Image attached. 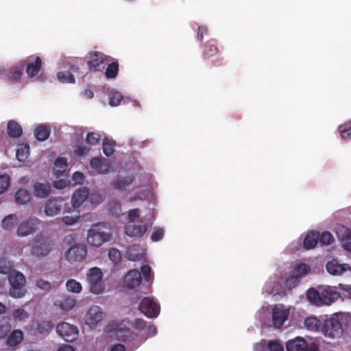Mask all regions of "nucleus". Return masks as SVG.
<instances>
[{
    "label": "nucleus",
    "instance_id": "13d9d810",
    "mask_svg": "<svg viewBox=\"0 0 351 351\" xmlns=\"http://www.w3.org/2000/svg\"><path fill=\"white\" fill-rule=\"evenodd\" d=\"M132 326L135 330L141 331L147 328V322L141 318H136L132 324Z\"/></svg>",
    "mask_w": 351,
    "mask_h": 351
},
{
    "label": "nucleus",
    "instance_id": "864d4df0",
    "mask_svg": "<svg viewBox=\"0 0 351 351\" xmlns=\"http://www.w3.org/2000/svg\"><path fill=\"white\" fill-rule=\"evenodd\" d=\"M108 257L113 263H117L121 259V254L117 249L112 248L108 252Z\"/></svg>",
    "mask_w": 351,
    "mask_h": 351
},
{
    "label": "nucleus",
    "instance_id": "c9c22d12",
    "mask_svg": "<svg viewBox=\"0 0 351 351\" xmlns=\"http://www.w3.org/2000/svg\"><path fill=\"white\" fill-rule=\"evenodd\" d=\"M119 72V62L116 60L108 64L106 69L105 75L108 79H114Z\"/></svg>",
    "mask_w": 351,
    "mask_h": 351
},
{
    "label": "nucleus",
    "instance_id": "69168bd1",
    "mask_svg": "<svg viewBox=\"0 0 351 351\" xmlns=\"http://www.w3.org/2000/svg\"><path fill=\"white\" fill-rule=\"evenodd\" d=\"M268 347L269 351H283L282 347L275 341H271Z\"/></svg>",
    "mask_w": 351,
    "mask_h": 351
},
{
    "label": "nucleus",
    "instance_id": "09e8293b",
    "mask_svg": "<svg viewBox=\"0 0 351 351\" xmlns=\"http://www.w3.org/2000/svg\"><path fill=\"white\" fill-rule=\"evenodd\" d=\"M29 147L28 146H23L19 147L16 151V158L21 162L25 161L27 158L29 153Z\"/></svg>",
    "mask_w": 351,
    "mask_h": 351
},
{
    "label": "nucleus",
    "instance_id": "0e129e2a",
    "mask_svg": "<svg viewBox=\"0 0 351 351\" xmlns=\"http://www.w3.org/2000/svg\"><path fill=\"white\" fill-rule=\"evenodd\" d=\"M343 320L344 322V326L351 330V314L343 313Z\"/></svg>",
    "mask_w": 351,
    "mask_h": 351
},
{
    "label": "nucleus",
    "instance_id": "2eb2a0df",
    "mask_svg": "<svg viewBox=\"0 0 351 351\" xmlns=\"http://www.w3.org/2000/svg\"><path fill=\"white\" fill-rule=\"evenodd\" d=\"M104 318V313L98 306H91L86 314V322L90 327L97 325Z\"/></svg>",
    "mask_w": 351,
    "mask_h": 351
},
{
    "label": "nucleus",
    "instance_id": "774afa93",
    "mask_svg": "<svg viewBox=\"0 0 351 351\" xmlns=\"http://www.w3.org/2000/svg\"><path fill=\"white\" fill-rule=\"evenodd\" d=\"M147 332L149 336H154L157 333V328L154 324L147 325Z\"/></svg>",
    "mask_w": 351,
    "mask_h": 351
},
{
    "label": "nucleus",
    "instance_id": "a19ab883",
    "mask_svg": "<svg viewBox=\"0 0 351 351\" xmlns=\"http://www.w3.org/2000/svg\"><path fill=\"white\" fill-rule=\"evenodd\" d=\"M132 182L133 178L132 176L119 178L114 182V187L117 190L123 189L132 184Z\"/></svg>",
    "mask_w": 351,
    "mask_h": 351
},
{
    "label": "nucleus",
    "instance_id": "473e14b6",
    "mask_svg": "<svg viewBox=\"0 0 351 351\" xmlns=\"http://www.w3.org/2000/svg\"><path fill=\"white\" fill-rule=\"evenodd\" d=\"M23 339V332L21 330H13L7 339V344L9 346H16Z\"/></svg>",
    "mask_w": 351,
    "mask_h": 351
},
{
    "label": "nucleus",
    "instance_id": "a878e982",
    "mask_svg": "<svg viewBox=\"0 0 351 351\" xmlns=\"http://www.w3.org/2000/svg\"><path fill=\"white\" fill-rule=\"evenodd\" d=\"M51 134V128L45 124L37 125L34 129V136L38 141H46Z\"/></svg>",
    "mask_w": 351,
    "mask_h": 351
},
{
    "label": "nucleus",
    "instance_id": "680f3d73",
    "mask_svg": "<svg viewBox=\"0 0 351 351\" xmlns=\"http://www.w3.org/2000/svg\"><path fill=\"white\" fill-rule=\"evenodd\" d=\"M140 216V210L138 208L131 209L128 212L129 221L135 222Z\"/></svg>",
    "mask_w": 351,
    "mask_h": 351
},
{
    "label": "nucleus",
    "instance_id": "49530a36",
    "mask_svg": "<svg viewBox=\"0 0 351 351\" xmlns=\"http://www.w3.org/2000/svg\"><path fill=\"white\" fill-rule=\"evenodd\" d=\"M123 96L119 92H113L109 96V104L111 106H117L120 104Z\"/></svg>",
    "mask_w": 351,
    "mask_h": 351
},
{
    "label": "nucleus",
    "instance_id": "20e7f679",
    "mask_svg": "<svg viewBox=\"0 0 351 351\" xmlns=\"http://www.w3.org/2000/svg\"><path fill=\"white\" fill-rule=\"evenodd\" d=\"M106 227L102 223H97L92 226L88 231L87 241L94 247H100L103 243L110 241L112 234L110 232L106 231Z\"/></svg>",
    "mask_w": 351,
    "mask_h": 351
},
{
    "label": "nucleus",
    "instance_id": "e433bc0d",
    "mask_svg": "<svg viewBox=\"0 0 351 351\" xmlns=\"http://www.w3.org/2000/svg\"><path fill=\"white\" fill-rule=\"evenodd\" d=\"M310 267L305 263H300L295 265L293 270L292 274L296 276L298 278L305 276L310 271Z\"/></svg>",
    "mask_w": 351,
    "mask_h": 351
},
{
    "label": "nucleus",
    "instance_id": "ddd939ff",
    "mask_svg": "<svg viewBox=\"0 0 351 351\" xmlns=\"http://www.w3.org/2000/svg\"><path fill=\"white\" fill-rule=\"evenodd\" d=\"M337 237L343 248L351 252V230L343 225H337L336 227Z\"/></svg>",
    "mask_w": 351,
    "mask_h": 351
},
{
    "label": "nucleus",
    "instance_id": "412c9836",
    "mask_svg": "<svg viewBox=\"0 0 351 351\" xmlns=\"http://www.w3.org/2000/svg\"><path fill=\"white\" fill-rule=\"evenodd\" d=\"M61 200L57 199H49L45 206V214L48 217H53L59 214L61 211Z\"/></svg>",
    "mask_w": 351,
    "mask_h": 351
},
{
    "label": "nucleus",
    "instance_id": "39448f33",
    "mask_svg": "<svg viewBox=\"0 0 351 351\" xmlns=\"http://www.w3.org/2000/svg\"><path fill=\"white\" fill-rule=\"evenodd\" d=\"M8 281L11 286L10 295L15 298H22L25 295L26 290L25 285L26 279L20 271H13L8 276Z\"/></svg>",
    "mask_w": 351,
    "mask_h": 351
},
{
    "label": "nucleus",
    "instance_id": "ea45409f",
    "mask_svg": "<svg viewBox=\"0 0 351 351\" xmlns=\"http://www.w3.org/2000/svg\"><path fill=\"white\" fill-rule=\"evenodd\" d=\"M66 288L68 291L75 293H80L82 289L81 284L75 279L69 280L66 283Z\"/></svg>",
    "mask_w": 351,
    "mask_h": 351
},
{
    "label": "nucleus",
    "instance_id": "3c124183",
    "mask_svg": "<svg viewBox=\"0 0 351 351\" xmlns=\"http://www.w3.org/2000/svg\"><path fill=\"white\" fill-rule=\"evenodd\" d=\"M10 184V179L8 175L0 176V194L4 193Z\"/></svg>",
    "mask_w": 351,
    "mask_h": 351
},
{
    "label": "nucleus",
    "instance_id": "dca6fc26",
    "mask_svg": "<svg viewBox=\"0 0 351 351\" xmlns=\"http://www.w3.org/2000/svg\"><path fill=\"white\" fill-rule=\"evenodd\" d=\"M21 61L25 62L26 73L27 76L32 78L36 76L42 68V60L40 57L37 56L34 61L30 60V57L23 59Z\"/></svg>",
    "mask_w": 351,
    "mask_h": 351
},
{
    "label": "nucleus",
    "instance_id": "603ef678",
    "mask_svg": "<svg viewBox=\"0 0 351 351\" xmlns=\"http://www.w3.org/2000/svg\"><path fill=\"white\" fill-rule=\"evenodd\" d=\"M29 315L23 308L16 309L13 313V317L15 320L22 321L27 319Z\"/></svg>",
    "mask_w": 351,
    "mask_h": 351
},
{
    "label": "nucleus",
    "instance_id": "4c0bfd02",
    "mask_svg": "<svg viewBox=\"0 0 351 351\" xmlns=\"http://www.w3.org/2000/svg\"><path fill=\"white\" fill-rule=\"evenodd\" d=\"M18 218L14 214L8 215L1 221V227L4 230H10L16 223Z\"/></svg>",
    "mask_w": 351,
    "mask_h": 351
},
{
    "label": "nucleus",
    "instance_id": "393cba45",
    "mask_svg": "<svg viewBox=\"0 0 351 351\" xmlns=\"http://www.w3.org/2000/svg\"><path fill=\"white\" fill-rule=\"evenodd\" d=\"M34 191L36 197L46 198L51 193V186L49 183L36 182L34 185Z\"/></svg>",
    "mask_w": 351,
    "mask_h": 351
},
{
    "label": "nucleus",
    "instance_id": "f3484780",
    "mask_svg": "<svg viewBox=\"0 0 351 351\" xmlns=\"http://www.w3.org/2000/svg\"><path fill=\"white\" fill-rule=\"evenodd\" d=\"M287 318L288 313L286 312L285 310L283 309L282 305H276L274 307L272 312V321L274 326L276 328H281L284 324V322L287 319Z\"/></svg>",
    "mask_w": 351,
    "mask_h": 351
},
{
    "label": "nucleus",
    "instance_id": "5fc2aeb1",
    "mask_svg": "<svg viewBox=\"0 0 351 351\" xmlns=\"http://www.w3.org/2000/svg\"><path fill=\"white\" fill-rule=\"evenodd\" d=\"M101 138V136L99 134L96 132H90L87 134L86 136V143L91 145H97Z\"/></svg>",
    "mask_w": 351,
    "mask_h": 351
},
{
    "label": "nucleus",
    "instance_id": "cd10ccee",
    "mask_svg": "<svg viewBox=\"0 0 351 351\" xmlns=\"http://www.w3.org/2000/svg\"><path fill=\"white\" fill-rule=\"evenodd\" d=\"M7 132L11 138H19L23 134V129L19 123L14 120H10L8 123Z\"/></svg>",
    "mask_w": 351,
    "mask_h": 351
},
{
    "label": "nucleus",
    "instance_id": "6ab92c4d",
    "mask_svg": "<svg viewBox=\"0 0 351 351\" xmlns=\"http://www.w3.org/2000/svg\"><path fill=\"white\" fill-rule=\"evenodd\" d=\"M326 268L329 274L339 276L346 271L349 266L347 264H340L337 260L333 259L326 263Z\"/></svg>",
    "mask_w": 351,
    "mask_h": 351
},
{
    "label": "nucleus",
    "instance_id": "f704fd0d",
    "mask_svg": "<svg viewBox=\"0 0 351 351\" xmlns=\"http://www.w3.org/2000/svg\"><path fill=\"white\" fill-rule=\"evenodd\" d=\"M15 199L18 204H25L31 199V195L27 189H20L15 193Z\"/></svg>",
    "mask_w": 351,
    "mask_h": 351
},
{
    "label": "nucleus",
    "instance_id": "79ce46f5",
    "mask_svg": "<svg viewBox=\"0 0 351 351\" xmlns=\"http://www.w3.org/2000/svg\"><path fill=\"white\" fill-rule=\"evenodd\" d=\"M338 129L342 138L346 139L351 137V121L339 125Z\"/></svg>",
    "mask_w": 351,
    "mask_h": 351
},
{
    "label": "nucleus",
    "instance_id": "37998d69",
    "mask_svg": "<svg viewBox=\"0 0 351 351\" xmlns=\"http://www.w3.org/2000/svg\"><path fill=\"white\" fill-rule=\"evenodd\" d=\"M13 263L6 259L0 260V273L9 275L12 273Z\"/></svg>",
    "mask_w": 351,
    "mask_h": 351
},
{
    "label": "nucleus",
    "instance_id": "aec40b11",
    "mask_svg": "<svg viewBox=\"0 0 351 351\" xmlns=\"http://www.w3.org/2000/svg\"><path fill=\"white\" fill-rule=\"evenodd\" d=\"M89 195V190L83 187L77 190L72 196L71 204L74 208L80 206Z\"/></svg>",
    "mask_w": 351,
    "mask_h": 351
},
{
    "label": "nucleus",
    "instance_id": "a18cd8bd",
    "mask_svg": "<svg viewBox=\"0 0 351 351\" xmlns=\"http://www.w3.org/2000/svg\"><path fill=\"white\" fill-rule=\"evenodd\" d=\"M334 241L333 236L328 231L324 232L321 235L319 234V238L318 241L322 245H328L332 243Z\"/></svg>",
    "mask_w": 351,
    "mask_h": 351
},
{
    "label": "nucleus",
    "instance_id": "c85d7f7f",
    "mask_svg": "<svg viewBox=\"0 0 351 351\" xmlns=\"http://www.w3.org/2000/svg\"><path fill=\"white\" fill-rule=\"evenodd\" d=\"M25 65V62L19 61L16 66L10 69V80L13 82H19L22 75L23 71Z\"/></svg>",
    "mask_w": 351,
    "mask_h": 351
},
{
    "label": "nucleus",
    "instance_id": "a211bd4d",
    "mask_svg": "<svg viewBox=\"0 0 351 351\" xmlns=\"http://www.w3.org/2000/svg\"><path fill=\"white\" fill-rule=\"evenodd\" d=\"M142 281V276L137 269H132L129 271L124 277V282L130 289H134L140 285Z\"/></svg>",
    "mask_w": 351,
    "mask_h": 351
},
{
    "label": "nucleus",
    "instance_id": "2f4dec72",
    "mask_svg": "<svg viewBox=\"0 0 351 351\" xmlns=\"http://www.w3.org/2000/svg\"><path fill=\"white\" fill-rule=\"evenodd\" d=\"M53 328V323L50 320H41L36 323L35 328L36 333L39 335H47Z\"/></svg>",
    "mask_w": 351,
    "mask_h": 351
},
{
    "label": "nucleus",
    "instance_id": "de8ad7c7",
    "mask_svg": "<svg viewBox=\"0 0 351 351\" xmlns=\"http://www.w3.org/2000/svg\"><path fill=\"white\" fill-rule=\"evenodd\" d=\"M109 211L112 215H119L121 212V204L119 202L112 201L109 203Z\"/></svg>",
    "mask_w": 351,
    "mask_h": 351
},
{
    "label": "nucleus",
    "instance_id": "f8f14e48",
    "mask_svg": "<svg viewBox=\"0 0 351 351\" xmlns=\"http://www.w3.org/2000/svg\"><path fill=\"white\" fill-rule=\"evenodd\" d=\"M87 66L90 71L95 72L100 70L104 62L108 61V57L99 51H91L88 55Z\"/></svg>",
    "mask_w": 351,
    "mask_h": 351
},
{
    "label": "nucleus",
    "instance_id": "58836bf2",
    "mask_svg": "<svg viewBox=\"0 0 351 351\" xmlns=\"http://www.w3.org/2000/svg\"><path fill=\"white\" fill-rule=\"evenodd\" d=\"M58 80L62 83H75V77L70 71H60L57 74Z\"/></svg>",
    "mask_w": 351,
    "mask_h": 351
},
{
    "label": "nucleus",
    "instance_id": "5701e85b",
    "mask_svg": "<svg viewBox=\"0 0 351 351\" xmlns=\"http://www.w3.org/2000/svg\"><path fill=\"white\" fill-rule=\"evenodd\" d=\"M115 337L119 341L127 342L135 339L137 337V334L131 329L123 327L117 330Z\"/></svg>",
    "mask_w": 351,
    "mask_h": 351
},
{
    "label": "nucleus",
    "instance_id": "4468645a",
    "mask_svg": "<svg viewBox=\"0 0 351 351\" xmlns=\"http://www.w3.org/2000/svg\"><path fill=\"white\" fill-rule=\"evenodd\" d=\"M147 226L143 224V221L136 222L128 221L125 226V234L131 237L140 238L146 232Z\"/></svg>",
    "mask_w": 351,
    "mask_h": 351
},
{
    "label": "nucleus",
    "instance_id": "72a5a7b5",
    "mask_svg": "<svg viewBox=\"0 0 351 351\" xmlns=\"http://www.w3.org/2000/svg\"><path fill=\"white\" fill-rule=\"evenodd\" d=\"M67 160L64 158H58L53 164V169L56 176L62 175L66 169Z\"/></svg>",
    "mask_w": 351,
    "mask_h": 351
},
{
    "label": "nucleus",
    "instance_id": "423d86ee",
    "mask_svg": "<svg viewBox=\"0 0 351 351\" xmlns=\"http://www.w3.org/2000/svg\"><path fill=\"white\" fill-rule=\"evenodd\" d=\"M102 278L103 273L100 268L93 267L88 270L86 280L90 292L94 294H100L104 291L105 287L102 282Z\"/></svg>",
    "mask_w": 351,
    "mask_h": 351
},
{
    "label": "nucleus",
    "instance_id": "4d7b16f0",
    "mask_svg": "<svg viewBox=\"0 0 351 351\" xmlns=\"http://www.w3.org/2000/svg\"><path fill=\"white\" fill-rule=\"evenodd\" d=\"M141 275H143V278L145 281L149 282L152 280V269L149 265H144L141 267Z\"/></svg>",
    "mask_w": 351,
    "mask_h": 351
},
{
    "label": "nucleus",
    "instance_id": "8fccbe9b",
    "mask_svg": "<svg viewBox=\"0 0 351 351\" xmlns=\"http://www.w3.org/2000/svg\"><path fill=\"white\" fill-rule=\"evenodd\" d=\"M36 285L38 288L46 292H49L51 289V282L42 278L36 280Z\"/></svg>",
    "mask_w": 351,
    "mask_h": 351
},
{
    "label": "nucleus",
    "instance_id": "c756f323",
    "mask_svg": "<svg viewBox=\"0 0 351 351\" xmlns=\"http://www.w3.org/2000/svg\"><path fill=\"white\" fill-rule=\"evenodd\" d=\"M218 53V48L215 40L208 41L204 46L202 56L204 59H208Z\"/></svg>",
    "mask_w": 351,
    "mask_h": 351
},
{
    "label": "nucleus",
    "instance_id": "6e6552de",
    "mask_svg": "<svg viewBox=\"0 0 351 351\" xmlns=\"http://www.w3.org/2000/svg\"><path fill=\"white\" fill-rule=\"evenodd\" d=\"M40 222L38 218H29L21 222L16 230L17 235L24 237L34 234L38 229Z\"/></svg>",
    "mask_w": 351,
    "mask_h": 351
},
{
    "label": "nucleus",
    "instance_id": "e2e57ef3",
    "mask_svg": "<svg viewBox=\"0 0 351 351\" xmlns=\"http://www.w3.org/2000/svg\"><path fill=\"white\" fill-rule=\"evenodd\" d=\"M90 151V148L84 145H79L75 149V154L78 156L86 155Z\"/></svg>",
    "mask_w": 351,
    "mask_h": 351
},
{
    "label": "nucleus",
    "instance_id": "9b49d317",
    "mask_svg": "<svg viewBox=\"0 0 351 351\" xmlns=\"http://www.w3.org/2000/svg\"><path fill=\"white\" fill-rule=\"evenodd\" d=\"M87 254L86 246L75 244L71 247L65 253V257L70 263L81 262Z\"/></svg>",
    "mask_w": 351,
    "mask_h": 351
},
{
    "label": "nucleus",
    "instance_id": "7ed1b4c3",
    "mask_svg": "<svg viewBox=\"0 0 351 351\" xmlns=\"http://www.w3.org/2000/svg\"><path fill=\"white\" fill-rule=\"evenodd\" d=\"M343 318V313H338L326 319L321 328V330L324 336L332 339L341 337L343 334L344 326Z\"/></svg>",
    "mask_w": 351,
    "mask_h": 351
},
{
    "label": "nucleus",
    "instance_id": "7c9ffc66",
    "mask_svg": "<svg viewBox=\"0 0 351 351\" xmlns=\"http://www.w3.org/2000/svg\"><path fill=\"white\" fill-rule=\"evenodd\" d=\"M305 328L313 332H317L322 328V322L315 316H310L304 319V322Z\"/></svg>",
    "mask_w": 351,
    "mask_h": 351
},
{
    "label": "nucleus",
    "instance_id": "0eeeda50",
    "mask_svg": "<svg viewBox=\"0 0 351 351\" xmlns=\"http://www.w3.org/2000/svg\"><path fill=\"white\" fill-rule=\"evenodd\" d=\"M57 333L67 342H73L77 339L79 331L75 325L67 322L59 324L56 327Z\"/></svg>",
    "mask_w": 351,
    "mask_h": 351
},
{
    "label": "nucleus",
    "instance_id": "4be33fe9",
    "mask_svg": "<svg viewBox=\"0 0 351 351\" xmlns=\"http://www.w3.org/2000/svg\"><path fill=\"white\" fill-rule=\"evenodd\" d=\"M91 167L99 174L107 173L110 168L108 162H104L99 157L93 158L90 161Z\"/></svg>",
    "mask_w": 351,
    "mask_h": 351
},
{
    "label": "nucleus",
    "instance_id": "f03ea898",
    "mask_svg": "<svg viewBox=\"0 0 351 351\" xmlns=\"http://www.w3.org/2000/svg\"><path fill=\"white\" fill-rule=\"evenodd\" d=\"M55 241L43 233L36 234L30 245V254L38 259L48 256L54 250Z\"/></svg>",
    "mask_w": 351,
    "mask_h": 351
},
{
    "label": "nucleus",
    "instance_id": "f257e3e1",
    "mask_svg": "<svg viewBox=\"0 0 351 351\" xmlns=\"http://www.w3.org/2000/svg\"><path fill=\"white\" fill-rule=\"evenodd\" d=\"M341 295L330 289L326 287L321 290L310 288L306 293V298L311 304L317 306H329L334 302L338 300Z\"/></svg>",
    "mask_w": 351,
    "mask_h": 351
},
{
    "label": "nucleus",
    "instance_id": "338daca9",
    "mask_svg": "<svg viewBox=\"0 0 351 351\" xmlns=\"http://www.w3.org/2000/svg\"><path fill=\"white\" fill-rule=\"evenodd\" d=\"M84 178V174L81 172L77 171L73 173V179L75 182L78 184H81L83 182Z\"/></svg>",
    "mask_w": 351,
    "mask_h": 351
},
{
    "label": "nucleus",
    "instance_id": "1a4fd4ad",
    "mask_svg": "<svg viewBox=\"0 0 351 351\" xmlns=\"http://www.w3.org/2000/svg\"><path fill=\"white\" fill-rule=\"evenodd\" d=\"M139 310L149 318L156 317L160 313V306L152 298H145L139 304Z\"/></svg>",
    "mask_w": 351,
    "mask_h": 351
},
{
    "label": "nucleus",
    "instance_id": "bf43d9fd",
    "mask_svg": "<svg viewBox=\"0 0 351 351\" xmlns=\"http://www.w3.org/2000/svg\"><path fill=\"white\" fill-rule=\"evenodd\" d=\"M164 231L162 228H155L152 234V240L158 241L162 239Z\"/></svg>",
    "mask_w": 351,
    "mask_h": 351
},
{
    "label": "nucleus",
    "instance_id": "b1692460",
    "mask_svg": "<svg viewBox=\"0 0 351 351\" xmlns=\"http://www.w3.org/2000/svg\"><path fill=\"white\" fill-rule=\"evenodd\" d=\"M307 343L301 337H297L295 339L289 340L287 343V351H306Z\"/></svg>",
    "mask_w": 351,
    "mask_h": 351
},
{
    "label": "nucleus",
    "instance_id": "9d476101",
    "mask_svg": "<svg viewBox=\"0 0 351 351\" xmlns=\"http://www.w3.org/2000/svg\"><path fill=\"white\" fill-rule=\"evenodd\" d=\"M53 305L61 311L67 312L75 306L76 300L66 294H58L54 298Z\"/></svg>",
    "mask_w": 351,
    "mask_h": 351
},
{
    "label": "nucleus",
    "instance_id": "6e6d98bb",
    "mask_svg": "<svg viewBox=\"0 0 351 351\" xmlns=\"http://www.w3.org/2000/svg\"><path fill=\"white\" fill-rule=\"evenodd\" d=\"M300 282V278L292 274L291 276H289L285 282V286L289 289H291L296 287Z\"/></svg>",
    "mask_w": 351,
    "mask_h": 351
},
{
    "label": "nucleus",
    "instance_id": "052dcab7",
    "mask_svg": "<svg viewBox=\"0 0 351 351\" xmlns=\"http://www.w3.org/2000/svg\"><path fill=\"white\" fill-rule=\"evenodd\" d=\"M208 34V28L205 25H199L197 32V39L202 41L204 36Z\"/></svg>",
    "mask_w": 351,
    "mask_h": 351
},
{
    "label": "nucleus",
    "instance_id": "bb28decb",
    "mask_svg": "<svg viewBox=\"0 0 351 351\" xmlns=\"http://www.w3.org/2000/svg\"><path fill=\"white\" fill-rule=\"evenodd\" d=\"M319 238V232L317 231H311L308 232L304 240V247L306 250H311L315 247L318 243Z\"/></svg>",
    "mask_w": 351,
    "mask_h": 351
},
{
    "label": "nucleus",
    "instance_id": "c03bdc74",
    "mask_svg": "<svg viewBox=\"0 0 351 351\" xmlns=\"http://www.w3.org/2000/svg\"><path fill=\"white\" fill-rule=\"evenodd\" d=\"M115 143L112 141L106 138L103 141V152L106 156H110L114 154Z\"/></svg>",
    "mask_w": 351,
    "mask_h": 351
}]
</instances>
